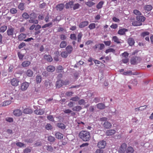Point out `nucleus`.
Wrapping results in <instances>:
<instances>
[{
  "label": "nucleus",
  "mask_w": 153,
  "mask_h": 153,
  "mask_svg": "<svg viewBox=\"0 0 153 153\" xmlns=\"http://www.w3.org/2000/svg\"><path fill=\"white\" fill-rule=\"evenodd\" d=\"M56 137L58 139H61L62 138L63 135L59 132H57L55 134Z\"/></svg>",
  "instance_id": "obj_32"
},
{
  "label": "nucleus",
  "mask_w": 153,
  "mask_h": 153,
  "mask_svg": "<svg viewBox=\"0 0 153 153\" xmlns=\"http://www.w3.org/2000/svg\"><path fill=\"white\" fill-rule=\"evenodd\" d=\"M53 59L56 62L61 61V58L60 57L59 52L58 51H56L54 52Z\"/></svg>",
  "instance_id": "obj_4"
},
{
  "label": "nucleus",
  "mask_w": 153,
  "mask_h": 153,
  "mask_svg": "<svg viewBox=\"0 0 153 153\" xmlns=\"http://www.w3.org/2000/svg\"><path fill=\"white\" fill-rule=\"evenodd\" d=\"M57 126L59 128L62 129H64L65 128L66 126L63 123H57Z\"/></svg>",
  "instance_id": "obj_28"
},
{
  "label": "nucleus",
  "mask_w": 153,
  "mask_h": 153,
  "mask_svg": "<svg viewBox=\"0 0 153 153\" xmlns=\"http://www.w3.org/2000/svg\"><path fill=\"white\" fill-rule=\"evenodd\" d=\"M23 111L24 113L26 114H31L33 112L32 110L31 109L28 108L25 109Z\"/></svg>",
  "instance_id": "obj_29"
},
{
  "label": "nucleus",
  "mask_w": 153,
  "mask_h": 153,
  "mask_svg": "<svg viewBox=\"0 0 153 153\" xmlns=\"http://www.w3.org/2000/svg\"><path fill=\"white\" fill-rule=\"evenodd\" d=\"M56 7L58 8L59 11L62 10L64 7V5L63 4H60L56 5Z\"/></svg>",
  "instance_id": "obj_39"
},
{
  "label": "nucleus",
  "mask_w": 153,
  "mask_h": 153,
  "mask_svg": "<svg viewBox=\"0 0 153 153\" xmlns=\"http://www.w3.org/2000/svg\"><path fill=\"white\" fill-rule=\"evenodd\" d=\"M26 74L29 77H31L33 74V72L31 70L28 69L26 72Z\"/></svg>",
  "instance_id": "obj_31"
},
{
  "label": "nucleus",
  "mask_w": 153,
  "mask_h": 153,
  "mask_svg": "<svg viewBox=\"0 0 153 153\" xmlns=\"http://www.w3.org/2000/svg\"><path fill=\"white\" fill-rule=\"evenodd\" d=\"M18 8L21 10H23L24 9V4L23 3H20L18 6Z\"/></svg>",
  "instance_id": "obj_52"
},
{
  "label": "nucleus",
  "mask_w": 153,
  "mask_h": 153,
  "mask_svg": "<svg viewBox=\"0 0 153 153\" xmlns=\"http://www.w3.org/2000/svg\"><path fill=\"white\" fill-rule=\"evenodd\" d=\"M47 118L50 121H53V122L54 121L53 117V116L52 115L48 116L47 117Z\"/></svg>",
  "instance_id": "obj_60"
},
{
  "label": "nucleus",
  "mask_w": 153,
  "mask_h": 153,
  "mask_svg": "<svg viewBox=\"0 0 153 153\" xmlns=\"http://www.w3.org/2000/svg\"><path fill=\"white\" fill-rule=\"evenodd\" d=\"M62 80H60L57 81L56 82V87L59 88L62 86Z\"/></svg>",
  "instance_id": "obj_30"
},
{
  "label": "nucleus",
  "mask_w": 153,
  "mask_h": 153,
  "mask_svg": "<svg viewBox=\"0 0 153 153\" xmlns=\"http://www.w3.org/2000/svg\"><path fill=\"white\" fill-rule=\"evenodd\" d=\"M31 151V149L28 148H26L23 151L24 153H28L30 152Z\"/></svg>",
  "instance_id": "obj_64"
},
{
  "label": "nucleus",
  "mask_w": 153,
  "mask_h": 153,
  "mask_svg": "<svg viewBox=\"0 0 153 153\" xmlns=\"http://www.w3.org/2000/svg\"><path fill=\"white\" fill-rule=\"evenodd\" d=\"M34 140L33 138H27L24 140V142L28 143H32L33 142Z\"/></svg>",
  "instance_id": "obj_49"
},
{
  "label": "nucleus",
  "mask_w": 153,
  "mask_h": 153,
  "mask_svg": "<svg viewBox=\"0 0 153 153\" xmlns=\"http://www.w3.org/2000/svg\"><path fill=\"white\" fill-rule=\"evenodd\" d=\"M88 24V21H84L81 22L79 25V27L80 28H82L87 26Z\"/></svg>",
  "instance_id": "obj_14"
},
{
  "label": "nucleus",
  "mask_w": 153,
  "mask_h": 153,
  "mask_svg": "<svg viewBox=\"0 0 153 153\" xmlns=\"http://www.w3.org/2000/svg\"><path fill=\"white\" fill-rule=\"evenodd\" d=\"M30 19H35L36 17V14L34 12H32L29 15Z\"/></svg>",
  "instance_id": "obj_38"
},
{
  "label": "nucleus",
  "mask_w": 153,
  "mask_h": 153,
  "mask_svg": "<svg viewBox=\"0 0 153 153\" xmlns=\"http://www.w3.org/2000/svg\"><path fill=\"white\" fill-rule=\"evenodd\" d=\"M149 33L148 32H144L141 33V36L143 37L147 36H149Z\"/></svg>",
  "instance_id": "obj_53"
},
{
  "label": "nucleus",
  "mask_w": 153,
  "mask_h": 153,
  "mask_svg": "<svg viewBox=\"0 0 153 153\" xmlns=\"http://www.w3.org/2000/svg\"><path fill=\"white\" fill-rule=\"evenodd\" d=\"M14 29L13 27L8 28L7 29V33L8 36H12L13 35Z\"/></svg>",
  "instance_id": "obj_13"
},
{
  "label": "nucleus",
  "mask_w": 153,
  "mask_h": 153,
  "mask_svg": "<svg viewBox=\"0 0 153 153\" xmlns=\"http://www.w3.org/2000/svg\"><path fill=\"white\" fill-rule=\"evenodd\" d=\"M85 4L89 7H91L92 6L95 4L94 3L91 1L85 2Z\"/></svg>",
  "instance_id": "obj_47"
},
{
  "label": "nucleus",
  "mask_w": 153,
  "mask_h": 153,
  "mask_svg": "<svg viewBox=\"0 0 153 153\" xmlns=\"http://www.w3.org/2000/svg\"><path fill=\"white\" fill-rule=\"evenodd\" d=\"M102 126L104 128H110L112 126L111 123L108 121L102 122Z\"/></svg>",
  "instance_id": "obj_5"
},
{
  "label": "nucleus",
  "mask_w": 153,
  "mask_h": 153,
  "mask_svg": "<svg viewBox=\"0 0 153 153\" xmlns=\"http://www.w3.org/2000/svg\"><path fill=\"white\" fill-rule=\"evenodd\" d=\"M90 29H93L95 27V23H91L88 26Z\"/></svg>",
  "instance_id": "obj_54"
},
{
  "label": "nucleus",
  "mask_w": 153,
  "mask_h": 153,
  "mask_svg": "<svg viewBox=\"0 0 153 153\" xmlns=\"http://www.w3.org/2000/svg\"><path fill=\"white\" fill-rule=\"evenodd\" d=\"M13 114L16 116L19 117L22 114V112L20 110L17 109L13 111Z\"/></svg>",
  "instance_id": "obj_12"
},
{
  "label": "nucleus",
  "mask_w": 153,
  "mask_h": 153,
  "mask_svg": "<svg viewBox=\"0 0 153 153\" xmlns=\"http://www.w3.org/2000/svg\"><path fill=\"white\" fill-rule=\"evenodd\" d=\"M44 148L48 151L52 152L53 151V148L51 146H45Z\"/></svg>",
  "instance_id": "obj_21"
},
{
  "label": "nucleus",
  "mask_w": 153,
  "mask_h": 153,
  "mask_svg": "<svg viewBox=\"0 0 153 153\" xmlns=\"http://www.w3.org/2000/svg\"><path fill=\"white\" fill-rule=\"evenodd\" d=\"M7 26L5 25H4L1 26L0 28V32H4L7 30Z\"/></svg>",
  "instance_id": "obj_41"
},
{
  "label": "nucleus",
  "mask_w": 153,
  "mask_h": 153,
  "mask_svg": "<svg viewBox=\"0 0 153 153\" xmlns=\"http://www.w3.org/2000/svg\"><path fill=\"white\" fill-rule=\"evenodd\" d=\"M42 81V77L40 75H37L36 78V81L37 83H40Z\"/></svg>",
  "instance_id": "obj_44"
},
{
  "label": "nucleus",
  "mask_w": 153,
  "mask_h": 153,
  "mask_svg": "<svg viewBox=\"0 0 153 153\" xmlns=\"http://www.w3.org/2000/svg\"><path fill=\"white\" fill-rule=\"evenodd\" d=\"M137 21L139 22H143L145 20V17L143 16H137L136 17Z\"/></svg>",
  "instance_id": "obj_20"
},
{
  "label": "nucleus",
  "mask_w": 153,
  "mask_h": 153,
  "mask_svg": "<svg viewBox=\"0 0 153 153\" xmlns=\"http://www.w3.org/2000/svg\"><path fill=\"white\" fill-rule=\"evenodd\" d=\"M26 36V34L22 33L18 36V39L20 41H22L25 39Z\"/></svg>",
  "instance_id": "obj_22"
},
{
  "label": "nucleus",
  "mask_w": 153,
  "mask_h": 153,
  "mask_svg": "<svg viewBox=\"0 0 153 153\" xmlns=\"http://www.w3.org/2000/svg\"><path fill=\"white\" fill-rule=\"evenodd\" d=\"M105 47L104 45L103 44H99L98 45H95L93 47L95 50L97 48H99L100 50H102Z\"/></svg>",
  "instance_id": "obj_10"
},
{
  "label": "nucleus",
  "mask_w": 153,
  "mask_h": 153,
  "mask_svg": "<svg viewBox=\"0 0 153 153\" xmlns=\"http://www.w3.org/2000/svg\"><path fill=\"white\" fill-rule=\"evenodd\" d=\"M30 62L28 61H25L22 63V65L23 67H27L29 66Z\"/></svg>",
  "instance_id": "obj_25"
},
{
  "label": "nucleus",
  "mask_w": 153,
  "mask_h": 153,
  "mask_svg": "<svg viewBox=\"0 0 153 153\" xmlns=\"http://www.w3.org/2000/svg\"><path fill=\"white\" fill-rule=\"evenodd\" d=\"M141 60L140 57L137 56L133 57L131 60V64L133 65H135L139 63Z\"/></svg>",
  "instance_id": "obj_3"
},
{
  "label": "nucleus",
  "mask_w": 153,
  "mask_h": 153,
  "mask_svg": "<svg viewBox=\"0 0 153 153\" xmlns=\"http://www.w3.org/2000/svg\"><path fill=\"white\" fill-rule=\"evenodd\" d=\"M16 146L20 147H22L25 145V144L21 142H18L16 144Z\"/></svg>",
  "instance_id": "obj_58"
},
{
  "label": "nucleus",
  "mask_w": 153,
  "mask_h": 153,
  "mask_svg": "<svg viewBox=\"0 0 153 153\" xmlns=\"http://www.w3.org/2000/svg\"><path fill=\"white\" fill-rule=\"evenodd\" d=\"M44 59L48 62H51L53 60L52 57L50 55H45L44 56Z\"/></svg>",
  "instance_id": "obj_15"
},
{
  "label": "nucleus",
  "mask_w": 153,
  "mask_h": 153,
  "mask_svg": "<svg viewBox=\"0 0 153 153\" xmlns=\"http://www.w3.org/2000/svg\"><path fill=\"white\" fill-rule=\"evenodd\" d=\"M79 137L83 141H88L90 139V134L88 131H82L80 132Z\"/></svg>",
  "instance_id": "obj_1"
},
{
  "label": "nucleus",
  "mask_w": 153,
  "mask_h": 153,
  "mask_svg": "<svg viewBox=\"0 0 153 153\" xmlns=\"http://www.w3.org/2000/svg\"><path fill=\"white\" fill-rule=\"evenodd\" d=\"M104 3V1H101L96 6L97 8L98 9H100L102 7V6Z\"/></svg>",
  "instance_id": "obj_45"
},
{
  "label": "nucleus",
  "mask_w": 153,
  "mask_h": 153,
  "mask_svg": "<svg viewBox=\"0 0 153 153\" xmlns=\"http://www.w3.org/2000/svg\"><path fill=\"white\" fill-rule=\"evenodd\" d=\"M44 87L46 89L50 88L51 87L53 86V84L51 80L47 79L44 81Z\"/></svg>",
  "instance_id": "obj_2"
},
{
  "label": "nucleus",
  "mask_w": 153,
  "mask_h": 153,
  "mask_svg": "<svg viewBox=\"0 0 153 153\" xmlns=\"http://www.w3.org/2000/svg\"><path fill=\"white\" fill-rule=\"evenodd\" d=\"M71 111V110L68 109L64 110L63 111L65 113L68 114V115H70Z\"/></svg>",
  "instance_id": "obj_61"
},
{
  "label": "nucleus",
  "mask_w": 153,
  "mask_h": 153,
  "mask_svg": "<svg viewBox=\"0 0 153 153\" xmlns=\"http://www.w3.org/2000/svg\"><path fill=\"white\" fill-rule=\"evenodd\" d=\"M11 103V101L10 100L6 101L3 102L2 106H4L9 105Z\"/></svg>",
  "instance_id": "obj_50"
},
{
  "label": "nucleus",
  "mask_w": 153,
  "mask_h": 153,
  "mask_svg": "<svg viewBox=\"0 0 153 153\" xmlns=\"http://www.w3.org/2000/svg\"><path fill=\"white\" fill-rule=\"evenodd\" d=\"M63 70V67L59 65L56 67V71L57 73H60Z\"/></svg>",
  "instance_id": "obj_42"
},
{
  "label": "nucleus",
  "mask_w": 153,
  "mask_h": 153,
  "mask_svg": "<svg viewBox=\"0 0 153 153\" xmlns=\"http://www.w3.org/2000/svg\"><path fill=\"white\" fill-rule=\"evenodd\" d=\"M69 54L66 51H63L61 53V56L64 58H66L68 56Z\"/></svg>",
  "instance_id": "obj_40"
},
{
  "label": "nucleus",
  "mask_w": 153,
  "mask_h": 153,
  "mask_svg": "<svg viewBox=\"0 0 153 153\" xmlns=\"http://www.w3.org/2000/svg\"><path fill=\"white\" fill-rule=\"evenodd\" d=\"M74 3V2L71 1L68 3L66 4H65V7L66 9H68L70 8H72V6L73 5Z\"/></svg>",
  "instance_id": "obj_26"
},
{
  "label": "nucleus",
  "mask_w": 153,
  "mask_h": 153,
  "mask_svg": "<svg viewBox=\"0 0 153 153\" xmlns=\"http://www.w3.org/2000/svg\"><path fill=\"white\" fill-rule=\"evenodd\" d=\"M80 6V4L78 3L75 4L73 7V9L74 10H75L76 9H78Z\"/></svg>",
  "instance_id": "obj_62"
},
{
  "label": "nucleus",
  "mask_w": 153,
  "mask_h": 153,
  "mask_svg": "<svg viewBox=\"0 0 153 153\" xmlns=\"http://www.w3.org/2000/svg\"><path fill=\"white\" fill-rule=\"evenodd\" d=\"M67 45V42L64 41H62L60 44L59 46L61 48H65Z\"/></svg>",
  "instance_id": "obj_36"
},
{
  "label": "nucleus",
  "mask_w": 153,
  "mask_h": 153,
  "mask_svg": "<svg viewBox=\"0 0 153 153\" xmlns=\"http://www.w3.org/2000/svg\"><path fill=\"white\" fill-rule=\"evenodd\" d=\"M53 26V23L52 22H50L49 23L46 24L42 26V27L43 28H45L46 27H51Z\"/></svg>",
  "instance_id": "obj_27"
},
{
  "label": "nucleus",
  "mask_w": 153,
  "mask_h": 153,
  "mask_svg": "<svg viewBox=\"0 0 153 153\" xmlns=\"http://www.w3.org/2000/svg\"><path fill=\"white\" fill-rule=\"evenodd\" d=\"M112 40L115 42L117 44L120 43V40L116 36H114L112 37Z\"/></svg>",
  "instance_id": "obj_43"
},
{
  "label": "nucleus",
  "mask_w": 153,
  "mask_h": 153,
  "mask_svg": "<svg viewBox=\"0 0 153 153\" xmlns=\"http://www.w3.org/2000/svg\"><path fill=\"white\" fill-rule=\"evenodd\" d=\"M128 42L129 45L131 46L134 45L135 42L133 38H129L128 39Z\"/></svg>",
  "instance_id": "obj_18"
},
{
  "label": "nucleus",
  "mask_w": 153,
  "mask_h": 153,
  "mask_svg": "<svg viewBox=\"0 0 153 153\" xmlns=\"http://www.w3.org/2000/svg\"><path fill=\"white\" fill-rule=\"evenodd\" d=\"M97 105V107L98 109H104L105 107V105L104 104H103L102 103H100L98 104H97V105Z\"/></svg>",
  "instance_id": "obj_19"
},
{
  "label": "nucleus",
  "mask_w": 153,
  "mask_h": 153,
  "mask_svg": "<svg viewBox=\"0 0 153 153\" xmlns=\"http://www.w3.org/2000/svg\"><path fill=\"white\" fill-rule=\"evenodd\" d=\"M82 109V107L79 105L75 106L72 108L73 111H79Z\"/></svg>",
  "instance_id": "obj_24"
},
{
  "label": "nucleus",
  "mask_w": 153,
  "mask_h": 153,
  "mask_svg": "<svg viewBox=\"0 0 153 153\" xmlns=\"http://www.w3.org/2000/svg\"><path fill=\"white\" fill-rule=\"evenodd\" d=\"M10 12L13 14H15L17 12V10L15 8H12L10 10Z\"/></svg>",
  "instance_id": "obj_57"
},
{
  "label": "nucleus",
  "mask_w": 153,
  "mask_h": 153,
  "mask_svg": "<svg viewBox=\"0 0 153 153\" xmlns=\"http://www.w3.org/2000/svg\"><path fill=\"white\" fill-rule=\"evenodd\" d=\"M66 50L67 52L69 54H70L72 51L73 48L71 46L68 45L66 48Z\"/></svg>",
  "instance_id": "obj_23"
},
{
  "label": "nucleus",
  "mask_w": 153,
  "mask_h": 153,
  "mask_svg": "<svg viewBox=\"0 0 153 153\" xmlns=\"http://www.w3.org/2000/svg\"><path fill=\"white\" fill-rule=\"evenodd\" d=\"M106 145V142L105 140H102L99 141L97 144V146L100 149H104Z\"/></svg>",
  "instance_id": "obj_6"
},
{
  "label": "nucleus",
  "mask_w": 153,
  "mask_h": 153,
  "mask_svg": "<svg viewBox=\"0 0 153 153\" xmlns=\"http://www.w3.org/2000/svg\"><path fill=\"white\" fill-rule=\"evenodd\" d=\"M131 83L134 85L136 86L137 83V80L136 79H132L131 81Z\"/></svg>",
  "instance_id": "obj_59"
},
{
  "label": "nucleus",
  "mask_w": 153,
  "mask_h": 153,
  "mask_svg": "<svg viewBox=\"0 0 153 153\" xmlns=\"http://www.w3.org/2000/svg\"><path fill=\"white\" fill-rule=\"evenodd\" d=\"M134 149L131 146L128 147L126 150V153H133L134 152Z\"/></svg>",
  "instance_id": "obj_34"
},
{
  "label": "nucleus",
  "mask_w": 153,
  "mask_h": 153,
  "mask_svg": "<svg viewBox=\"0 0 153 153\" xmlns=\"http://www.w3.org/2000/svg\"><path fill=\"white\" fill-rule=\"evenodd\" d=\"M22 17L25 19H28L30 17L29 14L27 12H24L22 14Z\"/></svg>",
  "instance_id": "obj_35"
},
{
  "label": "nucleus",
  "mask_w": 153,
  "mask_h": 153,
  "mask_svg": "<svg viewBox=\"0 0 153 153\" xmlns=\"http://www.w3.org/2000/svg\"><path fill=\"white\" fill-rule=\"evenodd\" d=\"M152 8V6L150 5H146L144 7V9L147 11H150Z\"/></svg>",
  "instance_id": "obj_33"
},
{
  "label": "nucleus",
  "mask_w": 153,
  "mask_h": 153,
  "mask_svg": "<svg viewBox=\"0 0 153 153\" xmlns=\"http://www.w3.org/2000/svg\"><path fill=\"white\" fill-rule=\"evenodd\" d=\"M128 58L122 57V62L124 63H126L128 62Z\"/></svg>",
  "instance_id": "obj_56"
},
{
  "label": "nucleus",
  "mask_w": 153,
  "mask_h": 153,
  "mask_svg": "<svg viewBox=\"0 0 153 153\" xmlns=\"http://www.w3.org/2000/svg\"><path fill=\"white\" fill-rule=\"evenodd\" d=\"M116 132V131L114 129H109L107 130L105 132L107 136H110L114 134Z\"/></svg>",
  "instance_id": "obj_9"
},
{
  "label": "nucleus",
  "mask_w": 153,
  "mask_h": 153,
  "mask_svg": "<svg viewBox=\"0 0 153 153\" xmlns=\"http://www.w3.org/2000/svg\"><path fill=\"white\" fill-rule=\"evenodd\" d=\"M48 140L50 142H53L55 141V139L54 137L50 136L48 137Z\"/></svg>",
  "instance_id": "obj_48"
},
{
  "label": "nucleus",
  "mask_w": 153,
  "mask_h": 153,
  "mask_svg": "<svg viewBox=\"0 0 153 153\" xmlns=\"http://www.w3.org/2000/svg\"><path fill=\"white\" fill-rule=\"evenodd\" d=\"M134 13L137 15H140L141 14V13L137 10H134Z\"/></svg>",
  "instance_id": "obj_63"
},
{
  "label": "nucleus",
  "mask_w": 153,
  "mask_h": 153,
  "mask_svg": "<svg viewBox=\"0 0 153 153\" xmlns=\"http://www.w3.org/2000/svg\"><path fill=\"white\" fill-rule=\"evenodd\" d=\"M29 85V83L27 82H25L22 83L21 86V89L22 91L26 90Z\"/></svg>",
  "instance_id": "obj_7"
},
{
  "label": "nucleus",
  "mask_w": 153,
  "mask_h": 153,
  "mask_svg": "<svg viewBox=\"0 0 153 153\" xmlns=\"http://www.w3.org/2000/svg\"><path fill=\"white\" fill-rule=\"evenodd\" d=\"M19 81L16 78H13L11 79L10 82L11 84L13 86H16L18 85Z\"/></svg>",
  "instance_id": "obj_8"
},
{
  "label": "nucleus",
  "mask_w": 153,
  "mask_h": 153,
  "mask_svg": "<svg viewBox=\"0 0 153 153\" xmlns=\"http://www.w3.org/2000/svg\"><path fill=\"white\" fill-rule=\"evenodd\" d=\"M128 31V29L125 28H123L120 29L118 32V34L121 35H124L125 34V33Z\"/></svg>",
  "instance_id": "obj_16"
},
{
  "label": "nucleus",
  "mask_w": 153,
  "mask_h": 153,
  "mask_svg": "<svg viewBox=\"0 0 153 153\" xmlns=\"http://www.w3.org/2000/svg\"><path fill=\"white\" fill-rule=\"evenodd\" d=\"M78 104L80 105H84L85 103V100L83 99H81L80 100H79L78 102Z\"/></svg>",
  "instance_id": "obj_55"
},
{
  "label": "nucleus",
  "mask_w": 153,
  "mask_h": 153,
  "mask_svg": "<svg viewBox=\"0 0 153 153\" xmlns=\"http://www.w3.org/2000/svg\"><path fill=\"white\" fill-rule=\"evenodd\" d=\"M79 100V98L77 96H76L74 97H72L71 99H70V100H72L74 101H77Z\"/></svg>",
  "instance_id": "obj_51"
},
{
  "label": "nucleus",
  "mask_w": 153,
  "mask_h": 153,
  "mask_svg": "<svg viewBox=\"0 0 153 153\" xmlns=\"http://www.w3.org/2000/svg\"><path fill=\"white\" fill-rule=\"evenodd\" d=\"M47 70L48 72H52L55 71V68L53 65H49L47 68Z\"/></svg>",
  "instance_id": "obj_17"
},
{
  "label": "nucleus",
  "mask_w": 153,
  "mask_h": 153,
  "mask_svg": "<svg viewBox=\"0 0 153 153\" xmlns=\"http://www.w3.org/2000/svg\"><path fill=\"white\" fill-rule=\"evenodd\" d=\"M28 22L30 23L37 24L38 23V21L35 19H32L28 20Z\"/></svg>",
  "instance_id": "obj_46"
},
{
  "label": "nucleus",
  "mask_w": 153,
  "mask_h": 153,
  "mask_svg": "<svg viewBox=\"0 0 153 153\" xmlns=\"http://www.w3.org/2000/svg\"><path fill=\"white\" fill-rule=\"evenodd\" d=\"M132 24L134 26H140L142 25V23L141 22L138 21H135L132 22Z\"/></svg>",
  "instance_id": "obj_37"
},
{
  "label": "nucleus",
  "mask_w": 153,
  "mask_h": 153,
  "mask_svg": "<svg viewBox=\"0 0 153 153\" xmlns=\"http://www.w3.org/2000/svg\"><path fill=\"white\" fill-rule=\"evenodd\" d=\"M44 112L45 111L44 109H39L35 110L34 111V112L35 114L39 115H42L43 114Z\"/></svg>",
  "instance_id": "obj_11"
}]
</instances>
